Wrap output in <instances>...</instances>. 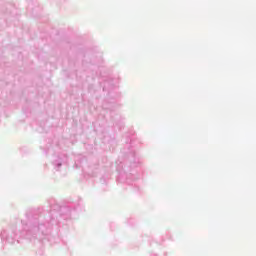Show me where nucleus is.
Here are the masks:
<instances>
[{"mask_svg":"<svg viewBox=\"0 0 256 256\" xmlns=\"http://www.w3.org/2000/svg\"><path fill=\"white\" fill-rule=\"evenodd\" d=\"M53 165H54L56 171H59V167H61L62 164L59 160H56L53 162Z\"/></svg>","mask_w":256,"mask_h":256,"instance_id":"obj_2","label":"nucleus"},{"mask_svg":"<svg viewBox=\"0 0 256 256\" xmlns=\"http://www.w3.org/2000/svg\"><path fill=\"white\" fill-rule=\"evenodd\" d=\"M49 232V226L46 224H41L39 221L35 220L31 225L30 229L27 232V236L29 235H35L38 239H43V236H45Z\"/></svg>","mask_w":256,"mask_h":256,"instance_id":"obj_1","label":"nucleus"},{"mask_svg":"<svg viewBox=\"0 0 256 256\" xmlns=\"http://www.w3.org/2000/svg\"><path fill=\"white\" fill-rule=\"evenodd\" d=\"M1 238L6 239V241H9V237H7V231L3 230L1 233Z\"/></svg>","mask_w":256,"mask_h":256,"instance_id":"obj_3","label":"nucleus"}]
</instances>
